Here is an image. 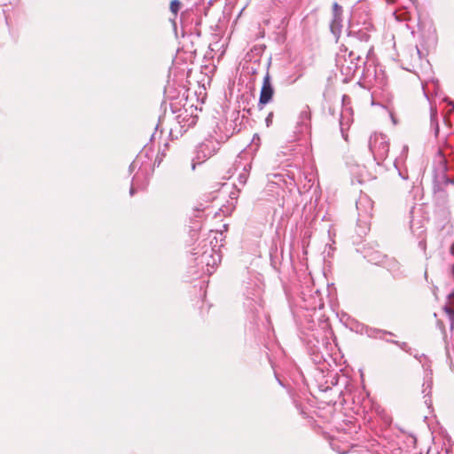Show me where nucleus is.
Returning a JSON list of instances; mask_svg holds the SVG:
<instances>
[{"label": "nucleus", "instance_id": "obj_1", "mask_svg": "<svg viewBox=\"0 0 454 454\" xmlns=\"http://www.w3.org/2000/svg\"><path fill=\"white\" fill-rule=\"evenodd\" d=\"M294 320L298 325L300 339L306 345L313 341L320 343L319 339L323 340L327 333H331L325 314H294Z\"/></svg>", "mask_w": 454, "mask_h": 454}, {"label": "nucleus", "instance_id": "obj_2", "mask_svg": "<svg viewBox=\"0 0 454 454\" xmlns=\"http://www.w3.org/2000/svg\"><path fill=\"white\" fill-rule=\"evenodd\" d=\"M192 255L194 256L196 265L200 266L202 270L209 275L214 272L215 268L221 262L220 254L211 243H207V241H203L202 244H200L198 247L194 248Z\"/></svg>", "mask_w": 454, "mask_h": 454}, {"label": "nucleus", "instance_id": "obj_3", "mask_svg": "<svg viewBox=\"0 0 454 454\" xmlns=\"http://www.w3.org/2000/svg\"><path fill=\"white\" fill-rule=\"evenodd\" d=\"M335 60L336 66L345 76V81L351 80L360 69L361 65L365 64V61L362 59V53L355 51H348L347 48L340 50Z\"/></svg>", "mask_w": 454, "mask_h": 454}, {"label": "nucleus", "instance_id": "obj_4", "mask_svg": "<svg viewBox=\"0 0 454 454\" xmlns=\"http://www.w3.org/2000/svg\"><path fill=\"white\" fill-rule=\"evenodd\" d=\"M368 147L374 161L380 165L388 156L389 140L382 133H373L369 138Z\"/></svg>", "mask_w": 454, "mask_h": 454}, {"label": "nucleus", "instance_id": "obj_5", "mask_svg": "<svg viewBox=\"0 0 454 454\" xmlns=\"http://www.w3.org/2000/svg\"><path fill=\"white\" fill-rule=\"evenodd\" d=\"M263 287L257 282H249L246 288L244 308L248 312H258L263 309Z\"/></svg>", "mask_w": 454, "mask_h": 454}, {"label": "nucleus", "instance_id": "obj_6", "mask_svg": "<svg viewBox=\"0 0 454 454\" xmlns=\"http://www.w3.org/2000/svg\"><path fill=\"white\" fill-rule=\"evenodd\" d=\"M343 325L350 331L359 334H366L369 338H380L384 332L379 331V328L370 327L352 317L350 314H336Z\"/></svg>", "mask_w": 454, "mask_h": 454}, {"label": "nucleus", "instance_id": "obj_7", "mask_svg": "<svg viewBox=\"0 0 454 454\" xmlns=\"http://www.w3.org/2000/svg\"><path fill=\"white\" fill-rule=\"evenodd\" d=\"M141 155H138L129 165V171L133 172L137 168L138 170L134 175L129 189V194L133 196L137 190H144L149 183L147 169L143 168L140 163Z\"/></svg>", "mask_w": 454, "mask_h": 454}, {"label": "nucleus", "instance_id": "obj_8", "mask_svg": "<svg viewBox=\"0 0 454 454\" xmlns=\"http://www.w3.org/2000/svg\"><path fill=\"white\" fill-rule=\"evenodd\" d=\"M232 134L220 136L218 138H206L197 148V159L203 161L211 157L219 150L220 144L225 142Z\"/></svg>", "mask_w": 454, "mask_h": 454}, {"label": "nucleus", "instance_id": "obj_9", "mask_svg": "<svg viewBox=\"0 0 454 454\" xmlns=\"http://www.w3.org/2000/svg\"><path fill=\"white\" fill-rule=\"evenodd\" d=\"M437 36L435 29L429 27L427 32H423L420 37L419 44L416 46L417 54L419 59L426 56L430 50L435 48Z\"/></svg>", "mask_w": 454, "mask_h": 454}, {"label": "nucleus", "instance_id": "obj_10", "mask_svg": "<svg viewBox=\"0 0 454 454\" xmlns=\"http://www.w3.org/2000/svg\"><path fill=\"white\" fill-rule=\"evenodd\" d=\"M373 26L369 21H364L362 26L352 23L349 27L348 36L359 43H368L371 38V33Z\"/></svg>", "mask_w": 454, "mask_h": 454}, {"label": "nucleus", "instance_id": "obj_11", "mask_svg": "<svg viewBox=\"0 0 454 454\" xmlns=\"http://www.w3.org/2000/svg\"><path fill=\"white\" fill-rule=\"evenodd\" d=\"M274 95V87L271 82V77L267 71L263 77L262 85L260 91L258 106L262 109L263 106L269 104L273 98Z\"/></svg>", "mask_w": 454, "mask_h": 454}, {"label": "nucleus", "instance_id": "obj_12", "mask_svg": "<svg viewBox=\"0 0 454 454\" xmlns=\"http://www.w3.org/2000/svg\"><path fill=\"white\" fill-rule=\"evenodd\" d=\"M362 254L364 259L375 265H381L386 259V254L370 245L363 247Z\"/></svg>", "mask_w": 454, "mask_h": 454}, {"label": "nucleus", "instance_id": "obj_13", "mask_svg": "<svg viewBox=\"0 0 454 454\" xmlns=\"http://www.w3.org/2000/svg\"><path fill=\"white\" fill-rule=\"evenodd\" d=\"M333 18L331 20V30L334 35L340 33L342 28V7L336 2L333 4L332 7Z\"/></svg>", "mask_w": 454, "mask_h": 454}, {"label": "nucleus", "instance_id": "obj_14", "mask_svg": "<svg viewBox=\"0 0 454 454\" xmlns=\"http://www.w3.org/2000/svg\"><path fill=\"white\" fill-rule=\"evenodd\" d=\"M352 121H353V119H352L351 108L343 106L342 110L340 114L339 124H340L341 136L345 140L348 139V134H347L346 130L349 128Z\"/></svg>", "mask_w": 454, "mask_h": 454}, {"label": "nucleus", "instance_id": "obj_15", "mask_svg": "<svg viewBox=\"0 0 454 454\" xmlns=\"http://www.w3.org/2000/svg\"><path fill=\"white\" fill-rule=\"evenodd\" d=\"M423 367L426 370V373L424 377L422 392L424 394V397L426 398L425 403H427V402L430 401V394L433 387V372L430 369V365L427 366L426 364H423Z\"/></svg>", "mask_w": 454, "mask_h": 454}, {"label": "nucleus", "instance_id": "obj_16", "mask_svg": "<svg viewBox=\"0 0 454 454\" xmlns=\"http://www.w3.org/2000/svg\"><path fill=\"white\" fill-rule=\"evenodd\" d=\"M356 209L360 216H366L371 214L372 202L367 196H362L356 201Z\"/></svg>", "mask_w": 454, "mask_h": 454}, {"label": "nucleus", "instance_id": "obj_17", "mask_svg": "<svg viewBox=\"0 0 454 454\" xmlns=\"http://www.w3.org/2000/svg\"><path fill=\"white\" fill-rule=\"evenodd\" d=\"M184 116H183V114H179L176 118L178 120L180 129L186 131L188 128L196 124V117L187 114L186 111H184Z\"/></svg>", "mask_w": 454, "mask_h": 454}, {"label": "nucleus", "instance_id": "obj_18", "mask_svg": "<svg viewBox=\"0 0 454 454\" xmlns=\"http://www.w3.org/2000/svg\"><path fill=\"white\" fill-rule=\"evenodd\" d=\"M309 351L312 356V360L315 364H319L324 360L323 355L320 352L319 343L316 341L307 345Z\"/></svg>", "mask_w": 454, "mask_h": 454}, {"label": "nucleus", "instance_id": "obj_19", "mask_svg": "<svg viewBox=\"0 0 454 454\" xmlns=\"http://www.w3.org/2000/svg\"><path fill=\"white\" fill-rule=\"evenodd\" d=\"M430 129L434 132L435 137L439 135V121L436 107L430 106Z\"/></svg>", "mask_w": 454, "mask_h": 454}, {"label": "nucleus", "instance_id": "obj_20", "mask_svg": "<svg viewBox=\"0 0 454 454\" xmlns=\"http://www.w3.org/2000/svg\"><path fill=\"white\" fill-rule=\"evenodd\" d=\"M309 121H310V110L308 106H305L299 114V119H298L297 123H298V125H300L301 127L307 128L309 123Z\"/></svg>", "mask_w": 454, "mask_h": 454}, {"label": "nucleus", "instance_id": "obj_21", "mask_svg": "<svg viewBox=\"0 0 454 454\" xmlns=\"http://www.w3.org/2000/svg\"><path fill=\"white\" fill-rule=\"evenodd\" d=\"M417 210H419V209L417 208V207L414 206V207H412L411 208V211H410V215H410V218H411V220H410V227H411V231L413 233H415L416 229L423 228V226L421 225V222L419 220L417 221L415 219V214L417 213Z\"/></svg>", "mask_w": 454, "mask_h": 454}, {"label": "nucleus", "instance_id": "obj_22", "mask_svg": "<svg viewBox=\"0 0 454 454\" xmlns=\"http://www.w3.org/2000/svg\"><path fill=\"white\" fill-rule=\"evenodd\" d=\"M377 454H404L403 450L395 444L383 446L380 450H376Z\"/></svg>", "mask_w": 454, "mask_h": 454}, {"label": "nucleus", "instance_id": "obj_23", "mask_svg": "<svg viewBox=\"0 0 454 454\" xmlns=\"http://www.w3.org/2000/svg\"><path fill=\"white\" fill-rule=\"evenodd\" d=\"M381 266L386 268L390 272H395L399 270V263L394 258H388L387 255L385 262L381 263Z\"/></svg>", "mask_w": 454, "mask_h": 454}, {"label": "nucleus", "instance_id": "obj_24", "mask_svg": "<svg viewBox=\"0 0 454 454\" xmlns=\"http://www.w3.org/2000/svg\"><path fill=\"white\" fill-rule=\"evenodd\" d=\"M316 294L317 296L316 297H313V300H316L317 299L318 301L317 302H315V304H311L310 307H307L306 309L308 310H322V309H325V303L322 301V298L320 297V294L318 293V291L317 290L316 292Z\"/></svg>", "mask_w": 454, "mask_h": 454}, {"label": "nucleus", "instance_id": "obj_25", "mask_svg": "<svg viewBox=\"0 0 454 454\" xmlns=\"http://www.w3.org/2000/svg\"><path fill=\"white\" fill-rule=\"evenodd\" d=\"M250 169H251V164H247L244 166L243 171L239 175L238 180L241 185L246 184L248 176H249Z\"/></svg>", "mask_w": 454, "mask_h": 454}, {"label": "nucleus", "instance_id": "obj_26", "mask_svg": "<svg viewBox=\"0 0 454 454\" xmlns=\"http://www.w3.org/2000/svg\"><path fill=\"white\" fill-rule=\"evenodd\" d=\"M379 331L384 332L386 333L380 334V338H377L378 340H381L387 343H391V344L395 345V342H396L395 340L387 338V336H395V334L394 333H392L390 331L383 330V329H379Z\"/></svg>", "mask_w": 454, "mask_h": 454}, {"label": "nucleus", "instance_id": "obj_27", "mask_svg": "<svg viewBox=\"0 0 454 454\" xmlns=\"http://www.w3.org/2000/svg\"><path fill=\"white\" fill-rule=\"evenodd\" d=\"M436 157L438 158L440 168H442V170L443 172H445L448 168L447 160H446L445 156L443 155V153L442 152V150H438Z\"/></svg>", "mask_w": 454, "mask_h": 454}, {"label": "nucleus", "instance_id": "obj_28", "mask_svg": "<svg viewBox=\"0 0 454 454\" xmlns=\"http://www.w3.org/2000/svg\"><path fill=\"white\" fill-rule=\"evenodd\" d=\"M418 237H419V239H420L419 241V247L425 252L427 249L425 231L424 230L419 231V232L418 233Z\"/></svg>", "mask_w": 454, "mask_h": 454}, {"label": "nucleus", "instance_id": "obj_29", "mask_svg": "<svg viewBox=\"0 0 454 454\" xmlns=\"http://www.w3.org/2000/svg\"><path fill=\"white\" fill-rule=\"evenodd\" d=\"M395 345L399 347L404 352L412 355V348L408 345L407 342L396 340V342H395Z\"/></svg>", "mask_w": 454, "mask_h": 454}, {"label": "nucleus", "instance_id": "obj_30", "mask_svg": "<svg viewBox=\"0 0 454 454\" xmlns=\"http://www.w3.org/2000/svg\"><path fill=\"white\" fill-rule=\"evenodd\" d=\"M169 8H170L171 12L174 13L175 15H176L178 11L181 8V2L179 0H172L170 2Z\"/></svg>", "mask_w": 454, "mask_h": 454}, {"label": "nucleus", "instance_id": "obj_31", "mask_svg": "<svg viewBox=\"0 0 454 454\" xmlns=\"http://www.w3.org/2000/svg\"><path fill=\"white\" fill-rule=\"evenodd\" d=\"M434 317L436 318V325L441 330L442 333L445 336L446 330H445V324L444 320L442 318H438V314H434Z\"/></svg>", "mask_w": 454, "mask_h": 454}, {"label": "nucleus", "instance_id": "obj_32", "mask_svg": "<svg viewBox=\"0 0 454 454\" xmlns=\"http://www.w3.org/2000/svg\"><path fill=\"white\" fill-rule=\"evenodd\" d=\"M328 305H329V308L330 309L334 312L335 310L338 309L339 308V304H338V301L333 299V298H331L328 296Z\"/></svg>", "mask_w": 454, "mask_h": 454}, {"label": "nucleus", "instance_id": "obj_33", "mask_svg": "<svg viewBox=\"0 0 454 454\" xmlns=\"http://www.w3.org/2000/svg\"><path fill=\"white\" fill-rule=\"evenodd\" d=\"M450 325V331L454 329V314H442Z\"/></svg>", "mask_w": 454, "mask_h": 454}, {"label": "nucleus", "instance_id": "obj_34", "mask_svg": "<svg viewBox=\"0 0 454 454\" xmlns=\"http://www.w3.org/2000/svg\"><path fill=\"white\" fill-rule=\"evenodd\" d=\"M329 378L331 379L330 381H331L332 386H337L339 375L337 373H335V374L330 375Z\"/></svg>", "mask_w": 454, "mask_h": 454}, {"label": "nucleus", "instance_id": "obj_35", "mask_svg": "<svg viewBox=\"0 0 454 454\" xmlns=\"http://www.w3.org/2000/svg\"><path fill=\"white\" fill-rule=\"evenodd\" d=\"M273 113H270L265 119V122L267 127H270L272 124Z\"/></svg>", "mask_w": 454, "mask_h": 454}, {"label": "nucleus", "instance_id": "obj_36", "mask_svg": "<svg viewBox=\"0 0 454 454\" xmlns=\"http://www.w3.org/2000/svg\"><path fill=\"white\" fill-rule=\"evenodd\" d=\"M416 359H418L420 363H422V358L423 359H427V356L424 355V354H421V355H419L418 353H413L412 352V355Z\"/></svg>", "mask_w": 454, "mask_h": 454}, {"label": "nucleus", "instance_id": "obj_37", "mask_svg": "<svg viewBox=\"0 0 454 454\" xmlns=\"http://www.w3.org/2000/svg\"><path fill=\"white\" fill-rule=\"evenodd\" d=\"M442 309L443 312L446 313L454 312V308H452L450 304H445Z\"/></svg>", "mask_w": 454, "mask_h": 454}, {"label": "nucleus", "instance_id": "obj_38", "mask_svg": "<svg viewBox=\"0 0 454 454\" xmlns=\"http://www.w3.org/2000/svg\"><path fill=\"white\" fill-rule=\"evenodd\" d=\"M319 387H320V390L323 392H326V391L332 389V387L329 386L324 387L323 385H321Z\"/></svg>", "mask_w": 454, "mask_h": 454}, {"label": "nucleus", "instance_id": "obj_39", "mask_svg": "<svg viewBox=\"0 0 454 454\" xmlns=\"http://www.w3.org/2000/svg\"><path fill=\"white\" fill-rule=\"evenodd\" d=\"M364 50H365V51H366V55L368 56V55H369V53L372 51V46H370V47H365V49H364Z\"/></svg>", "mask_w": 454, "mask_h": 454}, {"label": "nucleus", "instance_id": "obj_40", "mask_svg": "<svg viewBox=\"0 0 454 454\" xmlns=\"http://www.w3.org/2000/svg\"><path fill=\"white\" fill-rule=\"evenodd\" d=\"M450 300H454V291L448 295Z\"/></svg>", "mask_w": 454, "mask_h": 454}, {"label": "nucleus", "instance_id": "obj_41", "mask_svg": "<svg viewBox=\"0 0 454 454\" xmlns=\"http://www.w3.org/2000/svg\"><path fill=\"white\" fill-rule=\"evenodd\" d=\"M450 254L454 255V243L450 247Z\"/></svg>", "mask_w": 454, "mask_h": 454}, {"label": "nucleus", "instance_id": "obj_42", "mask_svg": "<svg viewBox=\"0 0 454 454\" xmlns=\"http://www.w3.org/2000/svg\"><path fill=\"white\" fill-rule=\"evenodd\" d=\"M346 98H348V96L344 95V96L342 97V102H343V103H344V101H345V99H346Z\"/></svg>", "mask_w": 454, "mask_h": 454}, {"label": "nucleus", "instance_id": "obj_43", "mask_svg": "<svg viewBox=\"0 0 454 454\" xmlns=\"http://www.w3.org/2000/svg\"><path fill=\"white\" fill-rule=\"evenodd\" d=\"M445 182L448 184V183H453L452 181H450L449 178H446L445 179Z\"/></svg>", "mask_w": 454, "mask_h": 454}]
</instances>
